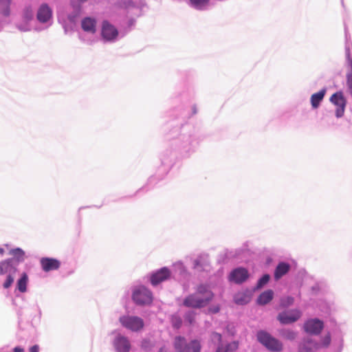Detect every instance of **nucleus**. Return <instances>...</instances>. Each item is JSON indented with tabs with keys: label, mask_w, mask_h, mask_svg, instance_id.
Masks as SVG:
<instances>
[{
	"label": "nucleus",
	"mask_w": 352,
	"mask_h": 352,
	"mask_svg": "<svg viewBox=\"0 0 352 352\" xmlns=\"http://www.w3.org/2000/svg\"><path fill=\"white\" fill-rule=\"evenodd\" d=\"M18 271V267L13 263V259L0 261V276H6L2 284L3 289H8L13 285Z\"/></svg>",
	"instance_id": "2"
},
{
	"label": "nucleus",
	"mask_w": 352,
	"mask_h": 352,
	"mask_svg": "<svg viewBox=\"0 0 352 352\" xmlns=\"http://www.w3.org/2000/svg\"><path fill=\"white\" fill-rule=\"evenodd\" d=\"M294 298L292 296H285L281 298L280 301V306L283 308L288 307L293 305Z\"/></svg>",
	"instance_id": "37"
},
{
	"label": "nucleus",
	"mask_w": 352,
	"mask_h": 352,
	"mask_svg": "<svg viewBox=\"0 0 352 352\" xmlns=\"http://www.w3.org/2000/svg\"><path fill=\"white\" fill-rule=\"evenodd\" d=\"M197 288L195 294L188 296L184 300V305L188 307L201 308L206 306L212 299L213 293H208L205 298H199Z\"/></svg>",
	"instance_id": "8"
},
{
	"label": "nucleus",
	"mask_w": 352,
	"mask_h": 352,
	"mask_svg": "<svg viewBox=\"0 0 352 352\" xmlns=\"http://www.w3.org/2000/svg\"><path fill=\"white\" fill-rule=\"evenodd\" d=\"M119 322L122 327L131 332H139L144 327V320L139 316L133 315H122L120 316Z\"/></svg>",
	"instance_id": "6"
},
{
	"label": "nucleus",
	"mask_w": 352,
	"mask_h": 352,
	"mask_svg": "<svg viewBox=\"0 0 352 352\" xmlns=\"http://www.w3.org/2000/svg\"><path fill=\"white\" fill-rule=\"evenodd\" d=\"M78 15V12H76L74 14H69L68 16V21H69L70 23L72 24H74L75 23V21H76V18Z\"/></svg>",
	"instance_id": "43"
},
{
	"label": "nucleus",
	"mask_w": 352,
	"mask_h": 352,
	"mask_svg": "<svg viewBox=\"0 0 352 352\" xmlns=\"http://www.w3.org/2000/svg\"><path fill=\"white\" fill-rule=\"evenodd\" d=\"M8 254L12 256V258L9 259H13V263L16 264L17 267L19 263L23 262L25 259V253L20 248L10 249Z\"/></svg>",
	"instance_id": "20"
},
{
	"label": "nucleus",
	"mask_w": 352,
	"mask_h": 352,
	"mask_svg": "<svg viewBox=\"0 0 352 352\" xmlns=\"http://www.w3.org/2000/svg\"><path fill=\"white\" fill-rule=\"evenodd\" d=\"M238 342L234 341L229 343L225 347L223 345L218 346L216 352H233L238 349Z\"/></svg>",
	"instance_id": "29"
},
{
	"label": "nucleus",
	"mask_w": 352,
	"mask_h": 352,
	"mask_svg": "<svg viewBox=\"0 0 352 352\" xmlns=\"http://www.w3.org/2000/svg\"><path fill=\"white\" fill-rule=\"evenodd\" d=\"M302 316L300 309H294L280 312L278 316V320L281 324H288L297 321Z\"/></svg>",
	"instance_id": "15"
},
{
	"label": "nucleus",
	"mask_w": 352,
	"mask_h": 352,
	"mask_svg": "<svg viewBox=\"0 0 352 352\" xmlns=\"http://www.w3.org/2000/svg\"><path fill=\"white\" fill-rule=\"evenodd\" d=\"M323 322L317 318L307 320L304 324L305 331L310 334L318 335L323 329Z\"/></svg>",
	"instance_id": "17"
},
{
	"label": "nucleus",
	"mask_w": 352,
	"mask_h": 352,
	"mask_svg": "<svg viewBox=\"0 0 352 352\" xmlns=\"http://www.w3.org/2000/svg\"><path fill=\"white\" fill-rule=\"evenodd\" d=\"M11 0H0V14L4 17H8L10 15Z\"/></svg>",
	"instance_id": "28"
},
{
	"label": "nucleus",
	"mask_w": 352,
	"mask_h": 352,
	"mask_svg": "<svg viewBox=\"0 0 352 352\" xmlns=\"http://www.w3.org/2000/svg\"><path fill=\"white\" fill-rule=\"evenodd\" d=\"M256 336L258 342L265 346L268 350L275 352L282 351L283 344L266 331H259L257 333Z\"/></svg>",
	"instance_id": "7"
},
{
	"label": "nucleus",
	"mask_w": 352,
	"mask_h": 352,
	"mask_svg": "<svg viewBox=\"0 0 352 352\" xmlns=\"http://www.w3.org/2000/svg\"><path fill=\"white\" fill-rule=\"evenodd\" d=\"M30 352H39V346L36 344L31 346Z\"/></svg>",
	"instance_id": "44"
},
{
	"label": "nucleus",
	"mask_w": 352,
	"mask_h": 352,
	"mask_svg": "<svg viewBox=\"0 0 352 352\" xmlns=\"http://www.w3.org/2000/svg\"><path fill=\"white\" fill-rule=\"evenodd\" d=\"M280 335L289 340H294L296 337V333L289 329H283L279 331Z\"/></svg>",
	"instance_id": "34"
},
{
	"label": "nucleus",
	"mask_w": 352,
	"mask_h": 352,
	"mask_svg": "<svg viewBox=\"0 0 352 352\" xmlns=\"http://www.w3.org/2000/svg\"><path fill=\"white\" fill-rule=\"evenodd\" d=\"M13 352H24V349L21 346H16L13 349Z\"/></svg>",
	"instance_id": "46"
},
{
	"label": "nucleus",
	"mask_w": 352,
	"mask_h": 352,
	"mask_svg": "<svg viewBox=\"0 0 352 352\" xmlns=\"http://www.w3.org/2000/svg\"><path fill=\"white\" fill-rule=\"evenodd\" d=\"M29 282V277L26 272H23L20 274L19 278L16 281V290L21 293L27 292V287Z\"/></svg>",
	"instance_id": "25"
},
{
	"label": "nucleus",
	"mask_w": 352,
	"mask_h": 352,
	"mask_svg": "<svg viewBox=\"0 0 352 352\" xmlns=\"http://www.w3.org/2000/svg\"><path fill=\"white\" fill-rule=\"evenodd\" d=\"M270 276L269 274H264L257 282L256 289H261L264 285H265L270 280Z\"/></svg>",
	"instance_id": "38"
},
{
	"label": "nucleus",
	"mask_w": 352,
	"mask_h": 352,
	"mask_svg": "<svg viewBox=\"0 0 352 352\" xmlns=\"http://www.w3.org/2000/svg\"><path fill=\"white\" fill-rule=\"evenodd\" d=\"M34 10L31 6H26L22 11L21 18L26 21H32L34 19Z\"/></svg>",
	"instance_id": "33"
},
{
	"label": "nucleus",
	"mask_w": 352,
	"mask_h": 352,
	"mask_svg": "<svg viewBox=\"0 0 352 352\" xmlns=\"http://www.w3.org/2000/svg\"><path fill=\"white\" fill-rule=\"evenodd\" d=\"M110 342L114 352H130L131 344L129 338L119 330L109 333Z\"/></svg>",
	"instance_id": "4"
},
{
	"label": "nucleus",
	"mask_w": 352,
	"mask_h": 352,
	"mask_svg": "<svg viewBox=\"0 0 352 352\" xmlns=\"http://www.w3.org/2000/svg\"><path fill=\"white\" fill-rule=\"evenodd\" d=\"M31 22L30 21H26L21 18L20 21L16 23V26L21 32H28L32 30Z\"/></svg>",
	"instance_id": "31"
},
{
	"label": "nucleus",
	"mask_w": 352,
	"mask_h": 352,
	"mask_svg": "<svg viewBox=\"0 0 352 352\" xmlns=\"http://www.w3.org/2000/svg\"><path fill=\"white\" fill-rule=\"evenodd\" d=\"M210 311L212 313H217L219 311V306H214L210 309Z\"/></svg>",
	"instance_id": "47"
},
{
	"label": "nucleus",
	"mask_w": 352,
	"mask_h": 352,
	"mask_svg": "<svg viewBox=\"0 0 352 352\" xmlns=\"http://www.w3.org/2000/svg\"><path fill=\"white\" fill-rule=\"evenodd\" d=\"M208 293H212L208 285L200 284L197 286V295H199V298H205Z\"/></svg>",
	"instance_id": "35"
},
{
	"label": "nucleus",
	"mask_w": 352,
	"mask_h": 352,
	"mask_svg": "<svg viewBox=\"0 0 352 352\" xmlns=\"http://www.w3.org/2000/svg\"><path fill=\"white\" fill-rule=\"evenodd\" d=\"M4 253H5L4 248H0V255L3 256Z\"/></svg>",
	"instance_id": "48"
},
{
	"label": "nucleus",
	"mask_w": 352,
	"mask_h": 352,
	"mask_svg": "<svg viewBox=\"0 0 352 352\" xmlns=\"http://www.w3.org/2000/svg\"><path fill=\"white\" fill-rule=\"evenodd\" d=\"M148 278L151 284L155 287L161 283L170 279L172 278V271L167 267H163L151 272L148 275Z\"/></svg>",
	"instance_id": "11"
},
{
	"label": "nucleus",
	"mask_w": 352,
	"mask_h": 352,
	"mask_svg": "<svg viewBox=\"0 0 352 352\" xmlns=\"http://www.w3.org/2000/svg\"><path fill=\"white\" fill-rule=\"evenodd\" d=\"M274 297V292L272 289H267L260 294L257 298L258 305H264L270 302Z\"/></svg>",
	"instance_id": "27"
},
{
	"label": "nucleus",
	"mask_w": 352,
	"mask_h": 352,
	"mask_svg": "<svg viewBox=\"0 0 352 352\" xmlns=\"http://www.w3.org/2000/svg\"><path fill=\"white\" fill-rule=\"evenodd\" d=\"M248 276L249 274L245 268L237 267L230 272L229 280L231 282L239 284L245 281Z\"/></svg>",
	"instance_id": "18"
},
{
	"label": "nucleus",
	"mask_w": 352,
	"mask_h": 352,
	"mask_svg": "<svg viewBox=\"0 0 352 352\" xmlns=\"http://www.w3.org/2000/svg\"><path fill=\"white\" fill-rule=\"evenodd\" d=\"M174 344L176 352H200L201 349L200 343L197 340H192L186 344L185 339L181 336L175 338Z\"/></svg>",
	"instance_id": "12"
},
{
	"label": "nucleus",
	"mask_w": 352,
	"mask_h": 352,
	"mask_svg": "<svg viewBox=\"0 0 352 352\" xmlns=\"http://www.w3.org/2000/svg\"><path fill=\"white\" fill-rule=\"evenodd\" d=\"M154 346L153 342L148 338H144L141 341L140 347L141 349L145 352H150Z\"/></svg>",
	"instance_id": "36"
},
{
	"label": "nucleus",
	"mask_w": 352,
	"mask_h": 352,
	"mask_svg": "<svg viewBox=\"0 0 352 352\" xmlns=\"http://www.w3.org/2000/svg\"><path fill=\"white\" fill-rule=\"evenodd\" d=\"M36 19L44 28H47L52 25V10L47 3L41 4L36 12Z\"/></svg>",
	"instance_id": "13"
},
{
	"label": "nucleus",
	"mask_w": 352,
	"mask_h": 352,
	"mask_svg": "<svg viewBox=\"0 0 352 352\" xmlns=\"http://www.w3.org/2000/svg\"><path fill=\"white\" fill-rule=\"evenodd\" d=\"M195 314L193 311L186 312L184 316V322L189 325L192 324L195 320Z\"/></svg>",
	"instance_id": "39"
},
{
	"label": "nucleus",
	"mask_w": 352,
	"mask_h": 352,
	"mask_svg": "<svg viewBox=\"0 0 352 352\" xmlns=\"http://www.w3.org/2000/svg\"><path fill=\"white\" fill-rule=\"evenodd\" d=\"M191 6L197 10L206 9L209 0H190Z\"/></svg>",
	"instance_id": "32"
},
{
	"label": "nucleus",
	"mask_w": 352,
	"mask_h": 352,
	"mask_svg": "<svg viewBox=\"0 0 352 352\" xmlns=\"http://www.w3.org/2000/svg\"><path fill=\"white\" fill-rule=\"evenodd\" d=\"M82 29L90 34H94L96 31V21L91 17H85L81 21Z\"/></svg>",
	"instance_id": "22"
},
{
	"label": "nucleus",
	"mask_w": 352,
	"mask_h": 352,
	"mask_svg": "<svg viewBox=\"0 0 352 352\" xmlns=\"http://www.w3.org/2000/svg\"><path fill=\"white\" fill-rule=\"evenodd\" d=\"M329 102L336 107V117L337 118L343 117L347 103L346 99L344 96V93L342 91H338L333 94L329 98Z\"/></svg>",
	"instance_id": "10"
},
{
	"label": "nucleus",
	"mask_w": 352,
	"mask_h": 352,
	"mask_svg": "<svg viewBox=\"0 0 352 352\" xmlns=\"http://www.w3.org/2000/svg\"><path fill=\"white\" fill-rule=\"evenodd\" d=\"M102 38L105 42L113 43L119 38V32L117 28L108 21H104L101 29Z\"/></svg>",
	"instance_id": "14"
},
{
	"label": "nucleus",
	"mask_w": 352,
	"mask_h": 352,
	"mask_svg": "<svg viewBox=\"0 0 352 352\" xmlns=\"http://www.w3.org/2000/svg\"><path fill=\"white\" fill-rule=\"evenodd\" d=\"M200 142L199 138L189 126H184L174 142L178 155L182 158L190 157L197 150Z\"/></svg>",
	"instance_id": "1"
},
{
	"label": "nucleus",
	"mask_w": 352,
	"mask_h": 352,
	"mask_svg": "<svg viewBox=\"0 0 352 352\" xmlns=\"http://www.w3.org/2000/svg\"><path fill=\"white\" fill-rule=\"evenodd\" d=\"M158 352H167V350L165 347H162Z\"/></svg>",
	"instance_id": "49"
},
{
	"label": "nucleus",
	"mask_w": 352,
	"mask_h": 352,
	"mask_svg": "<svg viewBox=\"0 0 352 352\" xmlns=\"http://www.w3.org/2000/svg\"><path fill=\"white\" fill-rule=\"evenodd\" d=\"M211 340L214 344H217L219 345L221 344V335L218 333H212L211 335Z\"/></svg>",
	"instance_id": "41"
},
{
	"label": "nucleus",
	"mask_w": 352,
	"mask_h": 352,
	"mask_svg": "<svg viewBox=\"0 0 352 352\" xmlns=\"http://www.w3.org/2000/svg\"><path fill=\"white\" fill-rule=\"evenodd\" d=\"M172 277L178 274L179 278H185L188 275V271L185 265L182 261H177L173 264Z\"/></svg>",
	"instance_id": "23"
},
{
	"label": "nucleus",
	"mask_w": 352,
	"mask_h": 352,
	"mask_svg": "<svg viewBox=\"0 0 352 352\" xmlns=\"http://www.w3.org/2000/svg\"><path fill=\"white\" fill-rule=\"evenodd\" d=\"M290 265L285 262H280L276 266L274 271V278L278 280L285 275L290 270Z\"/></svg>",
	"instance_id": "26"
},
{
	"label": "nucleus",
	"mask_w": 352,
	"mask_h": 352,
	"mask_svg": "<svg viewBox=\"0 0 352 352\" xmlns=\"http://www.w3.org/2000/svg\"><path fill=\"white\" fill-rule=\"evenodd\" d=\"M170 320H171L172 325L175 328L179 329L181 327L182 321L181 318L177 314H173L171 316Z\"/></svg>",
	"instance_id": "40"
},
{
	"label": "nucleus",
	"mask_w": 352,
	"mask_h": 352,
	"mask_svg": "<svg viewBox=\"0 0 352 352\" xmlns=\"http://www.w3.org/2000/svg\"><path fill=\"white\" fill-rule=\"evenodd\" d=\"M197 288L195 294L188 296L184 300V305L188 307L201 308L206 306L212 299L213 293H208L205 298H199Z\"/></svg>",
	"instance_id": "9"
},
{
	"label": "nucleus",
	"mask_w": 352,
	"mask_h": 352,
	"mask_svg": "<svg viewBox=\"0 0 352 352\" xmlns=\"http://www.w3.org/2000/svg\"><path fill=\"white\" fill-rule=\"evenodd\" d=\"M36 30L40 31V30H41L42 29H41V28H36Z\"/></svg>",
	"instance_id": "52"
},
{
	"label": "nucleus",
	"mask_w": 352,
	"mask_h": 352,
	"mask_svg": "<svg viewBox=\"0 0 352 352\" xmlns=\"http://www.w3.org/2000/svg\"><path fill=\"white\" fill-rule=\"evenodd\" d=\"M42 269L45 272L56 270L60 267V262L57 259L52 258H42L41 259Z\"/></svg>",
	"instance_id": "19"
},
{
	"label": "nucleus",
	"mask_w": 352,
	"mask_h": 352,
	"mask_svg": "<svg viewBox=\"0 0 352 352\" xmlns=\"http://www.w3.org/2000/svg\"><path fill=\"white\" fill-rule=\"evenodd\" d=\"M117 6L120 8L126 9L127 10L138 8L137 3L132 0H121L117 3Z\"/></svg>",
	"instance_id": "30"
},
{
	"label": "nucleus",
	"mask_w": 352,
	"mask_h": 352,
	"mask_svg": "<svg viewBox=\"0 0 352 352\" xmlns=\"http://www.w3.org/2000/svg\"><path fill=\"white\" fill-rule=\"evenodd\" d=\"M251 292L249 291H241L236 293L234 296V302L237 305H245L250 301Z\"/></svg>",
	"instance_id": "24"
},
{
	"label": "nucleus",
	"mask_w": 352,
	"mask_h": 352,
	"mask_svg": "<svg viewBox=\"0 0 352 352\" xmlns=\"http://www.w3.org/2000/svg\"><path fill=\"white\" fill-rule=\"evenodd\" d=\"M193 268L195 270H201V260L199 258H196L193 261Z\"/></svg>",
	"instance_id": "42"
},
{
	"label": "nucleus",
	"mask_w": 352,
	"mask_h": 352,
	"mask_svg": "<svg viewBox=\"0 0 352 352\" xmlns=\"http://www.w3.org/2000/svg\"><path fill=\"white\" fill-rule=\"evenodd\" d=\"M131 298L137 305H148L153 301V293L143 285H135L131 287Z\"/></svg>",
	"instance_id": "3"
},
{
	"label": "nucleus",
	"mask_w": 352,
	"mask_h": 352,
	"mask_svg": "<svg viewBox=\"0 0 352 352\" xmlns=\"http://www.w3.org/2000/svg\"><path fill=\"white\" fill-rule=\"evenodd\" d=\"M326 93L327 89L325 88H323L320 89L319 91L314 93L311 96L310 102L312 109H316L320 107L321 102H322L325 96Z\"/></svg>",
	"instance_id": "21"
},
{
	"label": "nucleus",
	"mask_w": 352,
	"mask_h": 352,
	"mask_svg": "<svg viewBox=\"0 0 352 352\" xmlns=\"http://www.w3.org/2000/svg\"><path fill=\"white\" fill-rule=\"evenodd\" d=\"M331 342L329 334L323 337L320 342L310 338H305L298 346V352H316L318 350L327 348Z\"/></svg>",
	"instance_id": "5"
},
{
	"label": "nucleus",
	"mask_w": 352,
	"mask_h": 352,
	"mask_svg": "<svg viewBox=\"0 0 352 352\" xmlns=\"http://www.w3.org/2000/svg\"><path fill=\"white\" fill-rule=\"evenodd\" d=\"M342 350V340H340L337 346L336 352H341Z\"/></svg>",
	"instance_id": "45"
},
{
	"label": "nucleus",
	"mask_w": 352,
	"mask_h": 352,
	"mask_svg": "<svg viewBox=\"0 0 352 352\" xmlns=\"http://www.w3.org/2000/svg\"><path fill=\"white\" fill-rule=\"evenodd\" d=\"M79 3H85L86 2L87 0H77Z\"/></svg>",
	"instance_id": "50"
},
{
	"label": "nucleus",
	"mask_w": 352,
	"mask_h": 352,
	"mask_svg": "<svg viewBox=\"0 0 352 352\" xmlns=\"http://www.w3.org/2000/svg\"><path fill=\"white\" fill-rule=\"evenodd\" d=\"M5 246L8 248L9 245L8 244L5 245Z\"/></svg>",
	"instance_id": "53"
},
{
	"label": "nucleus",
	"mask_w": 352,
	"mask_h": 352,
	"mask_svg": "<svg viewBox=\"0 0 352 352\" xmlns=\"http://www.w3.org/2000/svg\"><path fill=\"white\" fill-rule=\"evenodd\" d=\"M192 108H193V111H194V113H196L195 107H193Z\"/></svg>",
	"instance_id": "51"
},
{
	"label": "nucleus",
	"mask_w": 352,
	"mask_h": 352,
	"mask_svg": "<svg viewBox=\"0 0 352 352\" xmlns=\"http://www.w3.org/2000/svg\"><path fill=\"white\" fill-rule=\"evenodd\" d=\"M345 56L346 60V87L352 96V50L350 45L346 43L345 45Z\"/></svg>",
	"instance_id": "16"
}]
</instances>
